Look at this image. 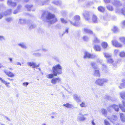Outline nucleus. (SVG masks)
<instances>
[{"label":"nucleus","mask_w":125,"mask_h":125,"mask_svg":"<svg viewBox=\"0 0 125 125\" xmlns=\"http://www.w3.org/2000/svg\"><path fill=\"white\" fill-rule=\"evenodd\" d=\"M61 79L59 77H54L52 78L51 80V83L55 85L57 83L61 81Z\"/></svg>","instance_id":"0eeeda50"},{"label":"nucleus","mask_w":125,"mask_h":125,"mask_svg":"<svg viewBox=\"0 0 125 125\" xmlns=\"http://www.w3.org/2000/svg\"><path fill=\"white\" fill-rule=\"evenodd\" d=\"M125 26V20H124L122 22V27H123Z\"/></svg>","instance_id":"052dcab7"},{"label":"nucleus","mask_w":125,"mask_h":125,"mask_svg":"<svg viewBox=\"0 0 125 125\" xmlns=\"http://www.w3.org/2000/svg\"><path fill=\"white\" fill-rule=\"evenodd\" d=\"M119 52V50L117 49H115L114 51V54L115 55H117Z\"/></svg>","instance_id":"5fc2aeb1"},{"label":"nucleus","mask_w":125,"mask_h":125,"mask_svg":"<svg viewBox=\"0 0 125 125\" xmlns=\"http://www.w3.org/2000/svg\"><path fill=\"white\" fill-rule=\"evenodd\" d=\"M57 76V75L55 73H53V74H48L46 76L47 78L49 79H51L54 76Z\"/></svg>","instance_id":"aec40b11"},{"label":"nucleus","mask_w":125,"mask_h":125,"mask_svg":"<svg viewBox=\"0 0 125 125\" xmlns=\"http://www.w3.org/2000/svg\"><path fill=\"white\" fill-rule=\"evenodd\" d=\"M18 46H20L21 47L24 48L26 49L27 47L25 43L23 42H21L19 43L18 44Z\"/></svg>","instance_id":"393cba45"},{"label":"nucleus","mask_w":125,"mask_h":125,"mask_svg":"<svg viewBox=\"0 0 125 125\" xmlns=\"http://www.w3.org/2000/svg\"><path fill=\"white\" fill-rule=\"evenodd\" d=\"M25 23V20L24 19L20 18L18 21V23L19 24H23Z\"/></svg>","instance_id":"4be33fe9"},{"label":"nucleus","mask_w":125,"mask_h":125,"mask_svg":"<svg viewBox=\"0 0 125 125\" xmlns=\"http://www.w3.org/2000/svg\"><path fill=\"white\" fill-rule=\"evenodd\" d=\"M84 41H87L89 40L88 37L86 36H83L82 37Z\"/></svg>","instance_id":"c03bdc74"},{"label":"nucleus","mask_w":125,"mask_h":125,"mask_svg":"<svg viewBox=\"0 0 125 125\" xmlns=\"http://www.w3.org/2000/svg\"><path fill=\"white\" fill-rule=\"evenodd\" d=\"M107 45V43L105 42H103L101 43V46L102 48L104 49L106 48Z\"/></svg>","instance_id":"c85d7f7f"},{"label":"nucleus","mask_w":125,"mask_h":125,"mask_svg":"<svg viewBox=\"0 0 125 125\" xmlns=\"http://www.w3.org/2000/svg\"><path fill=\"white\" fill-rule=\"evenodd\" d=\"M119 55L121 57H125V52L123 51L120 52L119 53Z\"/></svg>","instance_id":"f704fd0d"},{"label":"nucleus","mask_w":125,"mask_h":125,"mask_svg":"<svg viewBox=\"0 0 125 125\" xmlns=\"http://www.w3.org/2000/svg\"><path fill=\"white\" fill-rule=\"evenodd\" d=\"M91 65L93 67L94 69V74L95 76L99 77L100 76L99 71L97 70V67L96 64L95 63L92 62L91 63Z\"/></svg>","instance_id":"20e7f679"},{"label":"nucleus","mask_w":125,"mask_h":125,"mask_svg":"<svg viewBox=\"0 0 125 125\" xmlns=\"http://www.w3.org/2000/svg\"><path fill=\"white\" fill-rule=\"evenodd\" d=\"M112 31L114 32H116L118 31V29L117 27L115 26L113 27L112 29Z\"/></svg>","instance_id":"7c9ffc66"},{"label":"nucleus","mask_w":125,"mask_h":125,"mask_svg":"<svg viewBox=\"0 0 125 125\" xmlns=\"http://www.w3.org/2000/svg\"><path fill=\"white\" fill-rule=\"evenodd\" d=\"M8 60L10 61V63H12L13 62V58L11 57H9L8 58Z\"/></svg>","instance_id":"4d7b16f0"},{"label":"nucleus","mask_w":125,"mask_h":125,"mask_svg":"<svg viewBox=\"0 0 125 125\" xmlns=\"http://www.w3.org/2000/svg\"><path fill=\"white\" fill-rule=\"evenodd\" d=\"M12 10L11 9H9L7 10L4 13L5 15H7L10 14Z\"/></svg>","instance_id":"c9c22d12"},{"label":"nucleus","mask_w":125,"mask_h":125,"mask_svg":"<svg viewBox=\"0 0 125 125\" xmlns=\"http://www.w3.org/2000/svg\"><path fill=\"white\" fill-rule=\"evenodd\" d=\"M70 22L72 24L75 26H77L78 25V23H77L76 22H75V23H73L71 21H70Z\"/></svg>","instance_id":"09e8293b"},{"label":"nucleus","mask_w":125,"mask_h":125,"mask_svg":"<svg viewBox=\"0 0 125 125\" xmlns=\"http://www.w3.org/2000/svg\"><path fill=\"white\" fill-rule=\"evenodd\" d=\"M91 123L92 125H96V124L95 123L94 120H93L91 121Z\"/></svg>","instance_id":"680f3d73"},{"label":"nucleus","mask_w":125,"mask_h":125,"mask_svg":"<svg viewBox=\"0 0 125 125\" xmlns=\"http://www.w3.org/2000/svg\"><path fill=\"white\" fill-rule=\"evenodd\" d=\"M122 14L125 15V9H122L120 11Z\"/></svg>","instance_id":"3c124183"},{"label":"nucleus","mask_w":125,"mask_h":125,"mask_svg":"<svg viewBox=\"0 0 125 125\" xmlns=\"http://www.w3.org/2000/svg\"><path fill=\"white\" fill-rule=\"evenodd\" d=\"M120 89H122L123 88H125V83H122L119 86Z\"/></svg>","instance_id":"58836bf2"},{"label":"nucleus","mask_w":125,"mask_h":125,"mask_svg":"<svg viewBox=\"0 0 125 125\" xmlns=\"http://www.w3.org/2000/svg\"><path fill=\"white\" fill-rule=\"evenodd\" d=\"M84 32L86 33L90 34H92L93 35H95V34L93 32V31L87 28H84Z\"/></svg>","instance_id":"9d476101"},{"label":"nucleus","mask_w":125,"mask_h":125,"mask_svg":"<svg viewBox=\"0 0 125 125\" xmlns=\"http://www.w3.org/2000/svg\"><path fill=\"white\" fill-rule=\"evenodd\" d=\"M113 62V60L111 58L107 59V62L108 63H112Z\"/></svg>","instance_id":"a18cd8bd"},{"label":"nucleus","mask_w":125,"mask_h":125,"mask_svg":"<svg viewBox=\"0 0 125 125\" xmlns=\"http://www.w3.org/2000/svg\"><path fill=\"white\" fill-rule=\"evenodd\" d=\"M53 3L57 5H59L60 4V3H59V2L58 1H54L53 2Z\"/></svg>","instance_id":"13d9d810"},{"label":"nucleus","mask_w":125,"mask_h":125,"mask_svg":"<svg viewBox=\"0 0 125 125\" xmlns=\"http://www.w3.org/2000/svg\"><path fill=\"white\" fill-rule=\"evenodd\" d=\"M108 80L105 78H99L97 79L95 82L96 84L100 86H102L104 83L108 82Z\"/></svg>","instance_id":"7ed1b4c3"},{"label":"nucleus","mask_w":125,"mask_h":125,"mask_svg":"<svg viewBox=\"0 0 125 125\" xmlns=\"http://www.w3.org/2000/svg\"><path fill=\"white\" fill-rule=\"evenodd\" d=\"M103 0L105 3H108L110 2L111 0Z\"/></svg>","instance_id":"bf43d9fd"},{"label":"nucleus","mask_w":125,"mask_h":125,"mask_svg":"<svg viewBox=\"0 0 125 125\" xmlns=\"http://www.w3.org/2000/svg\"><path fill=\"white\" fill-rule=\"evenodd\" d=\"M94 49L97 51H101V47L98 45H96L94 47Z\"/></svg>","instance_id":"bb28decb"},{"label":"nucleus","mask_w":125,"mask_h":125,"mask_svg":"<svg viewBox=\"0 0 125 125\" xmlns=\"http://www.w3.org/2000/svg\"><path fill=\"white\" fill-rule=\"evenodd\" d=\"M57 18L54 14L48 13L46 17V21L51 24L55 23L57 21Z\"/></svg>","instance_id":"f257e3e1"},{"label":"nucleus","mask_w":125,"mask_h":125,"mask_svg":"<svg viewBox=\"0 0 125 125\" xmlns=\"http://www.w3.org/2000/svg\"><path fill=\"white\" fill-rule=\"evenodd\" d=\"M29 84V83L28 82H24L22 83V85L25 87H27Z\"/></svg>","instance_id":"603ef678"},{"label":"nucleus","mask_w":125,"mask_h":125,"mask_svg":"<svg viewBox=\"0 0 125 125\" xmlns=\"http://www.w3.org/2000/svg\"><path fill=\"white\" fill-rule=\"evenodd\" d=\"M79 115H82V116H79L77 117V119L80 121H84L86 120V118L84 116H83V115H82L81 113H80Z\"/></svg>","instance_id":"2eb2a0df"},{"label":"nucleus","mask_w":125,"mask_h":125,"mask_svg":"<svg viewBox=\"0 0 125 125\" xmlns=\"http://www.w3.org/2000/svg\"><path fill=\"white\" fill-rule=\"evenodd\" d=\"M107 8L108 10H109L112 11L114 9L113 7L109 5L107 6Z\"/></svg>","instance_id":"ea45409f"},{"label":"nucleus","mask_w":125,"mask_h":125,"mask_svg":"<svg viewBox=\"0 0 125 125\" xmlns=\"http://www.w3.org/2000/svg\"><path fill=\"white\" fill-rule=\"evenodd\" d=\"M0 80L1 81V82L5 84H10V83L9 82H7V81H5V80H3L2 78L0 79Z\"/></svg>","instance_id":"37998d69"},{"label":"nucleus","mask_w":125,"mask_h":125,"mask_svg":"<svg viewBox=\"0 0 125 125\" xmlns=\"http://www.w3.org/2000/svg\"><path fill=\"white\" fill-rule=\"evenodd\" d=\"M105 98L107 100H110L111 99V97L108 95H106L105 96Z\"/></svg>","instance_id":"8fccbe9b"},{"label":"nucleus","mask_w":125,"mask_h":125,"mask_svg":"<svg viewBox=\"0 0 125 125\" xmlns=\"http://www.w3.org/2000/svg\"><path fill=\"white\" fill-rule=\"evenodd\" d=\"M101 113L104 116L106 117L107 115V112L106 109H101Z\"/></svg>","instance_id":"b1692460"},{"label":"nucleus","mask_w":125,"mask_h":125,"mask_svg":"<svg viewBox=\"0 0 125 125\" xmlns=\"http://www.w3.org/2000/svg\"><path fill=\"white\" fill-rule=\"evenodd\" d=\"M104 55L107 59L111 57V55L108 53H104Z\"/></svg>","instance_id":"4c0bfd02"},{"label":"nucleus","mask_w":125,"mask_h":125,"mask_svg":"<svg viewBox=\"0 0 125 125\" xmlns=\"http://www.w3.org/2000/svg\"><path fill=\"white\" fill-rule=\"evenodd\" d=\"M5 39V38L3 36H0V41H2L4 40Z\"/></svg>","instance_id":"6e6d98bb"},{"label":"nucleus","mask_w":125,"mask_h":125,"mask_svg":"<svg viewBox=\"0 0 125 125\" xmlns=\"http://www.w3.org/2000/svg\"><path fill=\"white\" fill-rule=\"evenodd\" d=\"M80 106L82 108H85L87 106V104L84 102H82L80 104Z\"/></svg>","instance_id":"cd10ccee"},{"label":"nucleus","mask_w":125,"mask_h":125,"mask_svg":"<svg viewBox=\"0 0 125 125\" xmlns=\"http://www.w3.org/2000/svg\"><path fill=\"white\" fill-rule=\"evenodd\" d=\"M105 125H110V124L108 122L106 119L104 121Z\"/></svg>","instance_id":"864d4df0"},{"label":"nucleus","mask_w":125,"mask_h":125,"mask_svg":"<svg viewBox=\"0 0 125 125\" xmlns=\"http://www.w3.org/2000/svg\"><path fill=\"white\" fill-rule=\"evenodd\" d=\"M62 67L59 64L56 65L53 67L52 70L53 73H55L57 75L62 73Z\"/></svg>","instance_id":"f03ea898"},{"label":"nucleus","mask_w":125,"mask_h":125,"mask_svg":"<svg viewBox=\"0 0 125 125\" xmlns=\"http://www.w3.org/2000/svg\"><path fill=\"white\" fill-rule=\"evenodd\" d=\"M7 4L8 5L12 7H14L16 5V3L12 2L10 0H7Z\"/></svg>","instance_id":"4468645a"},{"label":"nucleus","mask_w":125,"mask_h":125,"mask_svg":"<svg viewBox=\"0 0 125 125\" xmlns=\"http://www.w3.org/2000/svg\"><path fill=\"white\" fill-rule=\"evenodd\" d=\"M92 21L94 23L97 22V16L95 15H93L92 18Z\"/></svg>","instance_id":"a878e982"},{"label":"nucleus","mask_w":125,"mask_h":125,"mask_svg":"<svg viewBox=\"0 0 125 125\" xmlns=\"http://www.w3.org/2000/svg\"><path fill=\"white\" fill-rule=\"evenodd\" d=\"M4 72L9 77H13L15 76V74L12 72H7L6 70H4Z\"/></svg>","instance_id":"9b49d317"},{"label":"nucleus","mask_w":125,"mask_h":125,"mask_svg":"<svg viewBox=\"0 0 125 125\" xmlns=\"http://www.w3.org/2000/svg\"><path fill=\"white\" fill-rule=\"evenodd\" d=\"M16 64L18 65H20L21 66V64L19 62H17Z\"/></svg>","instance_id":"69168bd1"},{"label":"nucleus","mask_w":125,"mask_h":125,"mask_svg":"<svg viewBox=\"0 0 125 125\" xmlns=\"http://www.w3.org/2000/svg\"><path fill=\"white\" fill-rule=\"evenodd\" d=\"M96 56V55L94 54H91L87 52H85L84 56V58H94Z\"/></svg>","instance_id":"39448f33"},{"label":"nucleus","mask_w":125,"mask_h":125,"mask_svg":"<svg viewBox=\"0 0 125 125\" xmlns=\"http://www.w3.org/2000/svg\"><path fill=\"white\" fill-rule=\"evenodd\" d=\"M111 108L113 109L116 112H118L119 110V106L115 104H112L109 106L107 108L108 110H110Z\"/></svg>","instance_id":"423d86ee"},{"label":"nucleus","mask_w":125,"mask_h":125,"mask_svg":"<svg viewBox=\"0 0 125 125\" xmlns=\"http://www.w3.org/2000/svg\"><path fill=\"white\" fill-rule=\"evenodd\" d=\"M21 5H19L18 6L16 10H14L13 12L14 14H16L18 12L20 11V10L21 7Z\"/></svg>","instance_id":"c756f323"},{"label":"nucleus","mask_w":125,"mask_h":125,"mask_svg":"<svg viewBox=\"0 0 125 125\" xmlns=\"http://www.w3.org/2000/svg\"><path fill=\"white\" fill-rule=\"evenodd\" d=\"M3 17V15L0 12V19H1Z\"/></svg>","instance_id":"338daca9"},{"label":"nucleus","mask_w":125,"mask_h":125,"mask_svg":"<svg viewBox=\"0 0 125 125\" xmlns=\"http://www.w3.org/2000/svg\"><path fill=\"white\" fill-rule=\"evenodd\" d=\"M5 118L7 120L9 121H10V119L8 117L5 116Z\"/></svg>","instance_id":"0e129e2a"},{"label":"nucleus","mask_w":125,"mask_h":125,"mask_svg":"<svg viewBox=\"0 0 125 125\" xmlns=\"http://www.w3.org/2000/svg\"><path fill=\"white\" fill-rule=\"evenodd\" d=\"M122 83H125V79H123L122 80Z\"/></svg>","instance_id":"774afa93"},{"label":"nucleus","mask_w":125,"mask_h":125,"mask_svg":"<svg viewBox=\"0 0 125 125\" xmlns=\"http://www.w3.org/2000/svg\"><path fill=\"white\" fill-rule=\"evenodd\" d=\"M114 5L117 6L119 5L121 3V2L119 0H112L111 2Z\"/></svg>","instance_id":"6ab92c4d"},{"label":"nucleus","mask_w":125,"mask_h":125,"mask_svg":"<svg viewBox=\"0 0 125 125\" xmlns=\"http://www.w3.org/2000/svg\"><path fill=\"white\" fill-rule=\"evenodd\" d=\"M35 27V25L34 24H30L29 25V28L31 29L32 28H34Z\"/></svg>","instance_id":"de8ad7c7"},{"label":"nucleus","mask_w":125,"mask_h":125,"mask_svg":"<svg viewBox=\"0 0 125 125\" xmlns=\"http://www.w3.org/2000/svg\"><path fill=\"white\" fill-rule=\"evenodd\" d=\"M6 21L8 22H10L12 20L11 18L8 17L6 19Z\"/></svg>","instance_id":"49530a36"},{"label":"nucleus","mask_w":125,"mask_h":125,"mask_svg":"<svg viewBox=\"0 0 125 125\" xmlns=\"http://www.w3.org/2000/svg\"><path fill=\"white\" fill-rule=\"evenodd\" d=\"M94 37V39L93 40V44L95 43H98L100 41L99 39L97 38L95 34V35H93Z\"/></svg>","instance_id":"a211bd4d"},{"label":"nucleus","mask_w":125,"mask_h":125,"mask_svg":"<svg viewBox=\"0 0 125 125\" xmlns=\"http://www.w3.org/2000/svg\"><path fill=\"white\" fill-rule=\"evenodd\" d=\"M42 51L44 52H47L48 50L47 49H46L45 48H43L42 49Z\"/></svg>","instance_id":"e2e57ef3"},{"label":"nucleus","mask_w":125,"mask_h":125,"mask_svg":"<svg viewBox=\"0 0 125 125\" xmlns=\"http://www.w3.org/2000/svg\"><path fill=\"white\" fill-rule=\"evenodd\" d=\"M27 64L31 67H32L33 68H35L39 66V64L37 65L35 64L33 62H29L27 63Z\"/></svg>","instance_id":"f8f14e48"},{"label":"nucleus","mask_w":125,"mask_h":125,"mask_svg":"<svg viewBox=\"0 0 125 125\" xmlns=\"http://www.w3.org/2000/svg\"><path fill=\"white\" fill-rule=\"evenodd\" d=\"M74 19L75 21H78L80 20V17L79 15H77L74 16Z\"/></svg>","instance_id":"79ce46f5"},{"label":"nucleus","mask_w":125,"mask_h":125,"mask_svg":"<svg viewBox=\"0 0 125 125\" xmlns=\"http://www.w3.org/2000/svg\"><path fill=\"white\" fill-rule=\"evenodd\" d=\"M85 19L89 21L90 19V13L87 11H85L83 14Z\"/></svg>","instance_id":"6e6552de"},{"label":"nucleus","mask_w":125,"mask_h":125,"mask_svg":"<svg viewBox=\"0 0 125 125\" xmlns=\"http://www.w3.org/2000/svg\"><path fill=\"white\" fill-rule=\"evenodd\" d=\"M98 9L99 11L102 12L104 11L105 8L102 6H100L98 8Z\"/></svg>","instance_id":"72a5a7b5"},{"label":"nucleus","mask_w":125,"mask_h":125,"mask_svg":"<svg viewBox=\"0 0 125 125\" xmlns=\"http://www.w3.org/2000/svg\"><path fill=\"white\" fill-rule=\"evenodd\" d=\"M120 118L121 121L123 122H125V116L122 113H120Z\"/></svg>","instance_id":"412c9836"},{"label":"nucleus","mask_w":125,"mask_h":125,"mask_svg":"<svg viewBox=\"0 0 125 125\" xmlns=\"http://www.w3.org/2000/svg\"><path fill=\"white\" fill-rule=\"evenodd\" d=\"M112 42L113 45L116 47H120L122 46V45L115 40H113Z\"/></svg>","instance_id":"1a4fd4ad"},{"label":"nucleus","mask_w":125,"mask_h":125,"mask_svg":"<svg viewBox=\"0 0 125 125\" xmlns=\"http://www.w3.org/2000/svg\"><path fill=\"white\" fill-rule=\"evenodd\" d=\"M73 99L77 102H79L81 101L80 97L76 94H74L73 96Z\"/></svg>","instance_id":"ddd939ff"},{"label":"nucleus","mask_w":125,"mask_h":125,"mask_svg":"<svg viewBox=\"0 0 125 125\" xmlns=\"http://www.w3.org/2000/svg\"><path fill=\"white\" fill-rule=\"evenodd\" d=\"M107 118L110 120L111 122H114V121L117 120V118L116 116L114 115L112 116L111 118L108 117Z\"/></svg>","instance_id":"f3484780"},{"label":"nucleus","mask_w":125,"mask_h":125,"mask_svg":"<svg viewBox=\"0 0 125 125\" xmlns=\"http://www.w3.org/2000/svg\"><path fill=\"white\" fill-rule=\"evenodd\" d=\"M121 42L124 44H125V37H121L119 38Z\"/></svg>","instance_id":"e433bc0d"},{"label":"nucleus","mask_w":125,"mask_h":125,"mask_svg":"<svg viewBox=\"0 0 125 125\" xmlns=\"http://www.w3.org/2000/svg\"><path fill=\"white\" fill-rule=\"evenodd\" d=\"M119 95L120 97L123 99H125V92L122 91L119 93Z\"/></svg>","instance_id":"5701e85b"},{"label":"nucleus","mask_w":125,"mask_h":125,"mask_svg":"<svg viewBox=\"0 0 125 125\" xmlns=\"http://www.w3.org/2000/svg\"><path fill=\"white\" fill-rule=\"evenodd\" d=\"M60 20L61 22L63 24H66L67 23V20L64 19L63 18H61Z\"/></svg>","instance_id":"a19ab883"},{"label":"nucleus","mask_w":125,"mask_h":125,"mask_svg":"<svg viewBox=\"0 0 125 125\" xmlns=\"http://www.w3.org/2000/svg\"><path fill=\"white\" fill-rule=\"evenodd\" d=\"M63 106L67 108H71L73 107L72 105L68 103H67L63 105Z\"/></svg>","instance_id":"2f4dec72"},{"label":"nucleus","mask_w":125,"mask_h":125,"mask_svg":"<svg viewBox=\"0 0 125 125\" xmlns=\"http://www.w3.org/2000/svg\"><path fill=\"white\" fill-rule=\"evenodd\" d=\"M33 6L32 5H27L25 6V7L27 8V10L28 11H30L31 10V8Z\"/></svg>","instance_id":"473e14b6"},{"label":"nucleus","mask_w":125,"mask_h":125,"mask_svg":"<svg viewBox=\"0 0 125 125\" xmlns=\"http://www.w3.org/2000/svg\"><path fill=\"white\" fill-rule=\"evenodd\" d=\"M122 104L123 106H122L121 104H119V106L122 111L125 112V102L123 101H122Z\"/></svg>","instance_id":"dca6fc26"}]
</instances>
